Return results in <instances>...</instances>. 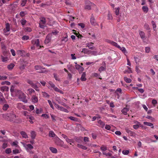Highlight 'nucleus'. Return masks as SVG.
I'll return each mask as SVG.
<instances>
[{
    "mask_svg": "<svg viewBox=\"0 0 158 158\" xmlns=\"http://www.w3.org/2000/svg\"><path fill=\"white\" fill-rule=\"evenodd\" d=\"M26 22V21L24 19H22L21 20V23L22 25L24 26L25 25Z\"/></svg>",
    "mask_w": 158,
    "mask_h": 158,
    "instance_id": "09e8293b",
    "label": "nucleus"
},
{
    "mask_svg": "<svg viewBox=\"0 0 158 158\" xmlns=\"http://www.w3.org/2000/svg\"><path fill=\"white\" fill-rule=\"evenodd\" d=\"M120 49L123 53H125L126 52V50L125 48L123 47L121 48V47L120 48H119Z\"/></svg>",
    "mask_w": 158,
    "mask_h": 158,
    "instance_id": "052dcab7",
    "label": "nucleus"
},
{
    "mask_svg": "<svg viewBox=\"0 0 158 158\" xmlns=\"http://www.w3.org/2000/svg\"><path fill=\"white\" fill-rule=\"evenodd\" d=\"M129 153V151L128 150H123L122 153L124 155H127Z\"/></svg>",
    "mask_w": 158,
    "mask_h": 158,
    "instance_id": "4d7b16f0",
    "label": "nucleus"
},
{
    "mask_svg": "<svg viewBox=\"0 0 158 158\" xmlns=\"http://www.w3.org/2000/svg\"><path fill=\"white\" fill-rule=\"evenodd\" d=\"M53 76H54V77L55 79L56 80V81H60V80L59 79V78L57 76V74H56V73H53Z\"/></svg>",
    "mask_w": 158,
    "mask_h": 158,
    "instance_id": "49530a36",
    "label": "nucleus"
},
{
    "mask_svg": "<svg viewBox=\"0 0 158 158\" xmlns=\"http://www.w3.org/2000/svg\"><path fill=\"white\" fill-rule=\"evenodd\" d=\"M52 35V33L49 34L46 36L45 40L44 41V43L45 44H48L50 41L51 39V37Z\"/></svg>",
    "mask_w": 158,
    "mask_h": 158,
    "instance_id": "423d86ee",
    "label": "nucleus"
},
{
    "mask_svg": "<svg viewBox=\"0 0 158 158\" xmlns=\"http://www.w3.org/2000/svg\"><path fill=\"white\" fill-rule=\"evenodd\" d=\"M81 52L84 53H89L90 51L87 48H83L82 49Z\"/></svg>",
    "mask_w": 158,
    "mask_h": 158,
    "instance_id": "393cba45",
    "label": "nucleus"
},
{
    "mask_svg": "<svg viewBox=\"0 0 158 158\" xmlns=\"http://www.w3.org/2000/svg\"><path fill=\"white\" fill-rule=\"evenodd\" d=\"M66 142L69 143H70V144H71V143H73V140L72 139H70L68 138V137L65 139Z\"/></svg>",
    "mask_w": 158,
    "mask_h": 158,
    "instance_id": "e433bc0d",
    "label": "nucleus"
},
{
    "mask_svg": "<svg viewBox=\"0 0 158 158\" xmlns=\"http://www.w3.org/2000/svg\"><path fill=\"white\" fill-rule=\"evenodd\" d=\"M142 9L143 12L145 13H147L148 11V8L147 6H143Z\"/></svg>",
    "mask_w": 158,
    "mask_h": 158,
    "instance_id": "bb28decb",
    "label": "nucleus"
},
{
    "mask_svg": "<svg viewBox=\"0 0 158 158\" xmlns=\"http://www.w3.org/2000/svg\"><path fill=\"white\" fill-rule=\"evenodd\" d=\"M77 146L78 148H80L84 150H86L87 149V148L86 147L79 144H77Z\"/></svg>",
    "mask_w": 158,
    "mask_h": 158,
    "instance_id": "c756f323",
    "label": "nucleus"
},
{
    "mask_svg": "<svg viewBox=\"0 0 158 158\" xmlns=\"http://www.w3.org/2000/svg\"><path fill=\"white\" fill-rule=\"evenodd\" d=\"M27 82L28 83L30 84L32 87H35L34 85L35 84H34L31 81L28 80H27Z\"/></svg>",
    "mask_w": 158,
    "mask_h": 158,
    "instance_id": "72a5a7b5",
    "label": "nucleus"
},
{
    "mask_svg": "<svg viewBox=\"0 0 158 158\" xmlns=\"http://www.w3.org/2000/svg\"><path fill=\"white\" fill-rule=\"evenodd\" d=\"M27 2V0H22V3H21V5L22 6H25Z\"/></svg>",
    "mask_w": 158,
    "mask_h": 158,
    "instance_id": "58836bf2",
    "label": "nucleus"
},
{
    "mask_svg": "<svg viewBox=\"0 0 158 158\" xmlns=\"http://www.w3.org/2000/svg\"><path fill=\"white\" fill-rule=\"evenodd\" d=\"M15 64L13 63H11L7 66V68L9 70H11L13 69L15 66Z\"/></svg>",
    "mask_w": 158,
    "mask_h": 158,
    "instance_id": "c85d7f7f",
    "label": "nucleus"
},
{
    "mask_svg": "<svg viewBox=\"0 0 158 158\" xmlns=\"http://www.w3.org/2000/svg\"><path fill=\"white\" fill-rule=\"evenodd\" d=\"M87 3L85 4V9L88 10H89L91 9V7L95 6V5L89 1H87Z\"/></svg>",
    "mask_w": 158,
    "mask_h": 158,
    "instance_id": "7ed1b4c3",
    "label": "nucleus"
},
{
    "mask_svg": "<svg viewBox=\"0 0 158 158\" xmlns=\"http://www.w3.org/2000/svg\"><path fill=\"white\" fill-rule=\"evenodd\" d=\"M68 118L73 121H77V118L73 116L68 117Z\"/></svg>",
    "mask_w": 158,
    "mask_h": 158,
    "instance_id": "f704fd0d",
    "label": "nucleus"
},
{
    "mask_svg": "<svg viewBox=\"0 0 158 158\" xmlns=\"http://www.w3.org/2000/svg\"><path fill=\"white\" fill-rule=\"evenodd\" d=\"M49 149L53 153H56L57 152V151L56 148L51 147L49 148Z\"/></svg>",
    "mask_w": 158,
    "mask_h": 158,
    "instance_id": "aec40b11",
    "label": "nucleus"
},
{
    "mask_svg": "<svg viewBox=\"0 0 158 158\" xmlns=\"http://www.w3.org/2000/svg\"><path fill=\"white\" fill-rule=\"evenodd\" d=\"M6 32H7L8 31H9L10 30V26L9 24L8 23H6Z\"/></svg>",
    "mask_w": 158,
    "mask_h": 158,
    "instance_id": "473e14b6",
    "label": "nucleus"
},
{
    "mask_svg": "<svg viewBox=\"0 0 158 158\" xmlns=\"http://www.w3.org/2000/svg\"><path fill=\"white\" fill-rule=\"evenodd\" d=\"M94 43H88L86 44V47L89 48L91 50H96V49L94 46H93Z\"/></svg>",
    "mask_w": 158,
    "mask_h": 158,
    "instance_id": "6e6552de",
    "label": "nucleus"
},
{
    "mask_svg": "<svg viewBox=\"0 0 158 158\" xmlns=\"http://www.w3.org/2000/svg\"><path fill=\"white\" fill-rule=\"evenodd\" d=\"M43 95L44 97H49V95L47 94L45 92H43Z\"/></svg>",
    "mask_w": 158,
    "mask_h": 158,
    "instance_id": "864d4df0",
    "label": "nucleus"
},
{
    "mask_svg": "<svg viewBox=\"0 0 158 158\" xmlns=\"http://www.w3.org/2000/svg\"><path fill=\"white\" fill-rule=\"evenodd\" d=\"M78 25L81 26L82 28H84L85 27L84 24L81 23H78Z\"/></svg>",
    "mask_w": 158,
    "mask_h": 158,
    "instance_id": "338daca9",
    "label": "nucleus"
},
{
    "mask_svg": "<svg viewBox=\"0 0 158 158\" xmlns=\"http://www.w3.org/2000/svg\"><path fill=\"white\" fill-rule=\"evenodd\" d=\"M5 152L6 154H10L11 152V150L10 148H7Z\"/></svg>",
    "mask_w": 158,
    "mask_h": 158,
    "instance_id": "3c124183",
    "label": "nucleus"
},
{
    "mask_svg": "<svg viewBox=\"0 0 158 158\" xmlns=\"http://www.w3.org/2000/svg\"><path fill=\"white\" fill-rule=\"evenodd\" d=\"M31 100L33 102L36 103L38 102V98L35 95H33L32 96Z\"/></svg>",
    "mask_w": 158,
    "mask_h": 158,
    "instance_id": "f3484780",
    "label": "nucleus"
},
{
    "mask_svg": "<svg viewBox=\"0 0 158 158\" xmlns=\"http://www.w3.org/2000/svg\"><path fill=\"white\" fill-rule=\"evenodd\" d=\"M46 23V19L44 17H42L40 19V23L45 24Z\"/></svg>",
    "mask_w": 158,
    "mask_h": 158,
    "instance_id": "4be33fe9",
    "label": "nucleus"
},
{
    "mask_svg": "<svg viewBox=\"0 0 158 158\" xmlns=\"http://www.w3.org/2000/svg\"><path fill=\"white\" fill-rule=\"evenodd\" d=\"M7 77L6 76H0V80H5L7 79Z\"/></svg>",
    "mask_w": 158,
    "mask_h": 158,
    "instance_id": "680f3d73",
    "label": "nucleus"
},
{
    "mask_svg": "<svg viewBox=\"0 0 158 158\" xmlns=\"http://www.w3.org/2000/svg\"><path fill=\"white\" fill-rule=\"evenodd\" d=\"M49 136L52 137H55L56 135L52 131H50L48 134Z\"/></svg>",
    "mask_w": 158,
    "mask_h": 158,
    "instance_id": "a878e982",
    "label": "nucleus"
},
{
    "mask_svg": "<svg viewBox=\"0 0 158 158\" xmlns=\"http://www.w3.org/2000/svg\"><path fill=\"white\" fill-rule=\"evenodd\" d=\"M91 53L92 55L96 56L97 55H99V54L98 53V52L97 51H90V53Z\"/></svg>",
    "mask_w": 158,
    "mask_h": 158,
    "instance_id": "7c9ffc66",
    "label": "nucleus"
},
{
    "mask_svg": "<svg viewBox=\"0 0 158 158\" xmlns=\"http://www.w3.org/2000/svg\"><path fill=\"white\" fill-rule=\"evenodd\" d=\"M20 133L23 138L27 139L28 138V135L25 131H21L20 132Z\"/></svg>",
    "mask_w": 158,
    "mask_h": 158,
    "instance_id": "dca6fc26",
    "label": "nucleus"
},
{
    "mask_svg": "<svg viewBox=\"0 0 158 158\" xmlns=\"http://www.w3.org/2000/svg\"><path fill=\"white\" fill-rule=\"evenodd\" d=\"M100 149L101 150L103 151H105L107 149V147H104V146H101V147Z\"/></svg>",
    "mask_w": 158,
    "mask_h": 158,
    "instance_id": "6e6d98bb",
    "label": "nucleus"
},
{
    "mask_svg": "<svg viewBox=\"0 0 158 158\" xmlns=\"http://www.w3.org/2000/svg\"><path fill=\"white\" fill-rule=\"evenodd\" d=\"M152 25L153 29L154 31H155L156 27V25L154 21H152Z\"/></svg>",
    "mask_w": 158,
    "mask_h": 158,
    "instance_id": "de8ad7c7",
    "label": "nucleus"
},
{
    "mask_svg": "<svg viewBox=\"0 0 158 158\" xmlns=\"http://www.w3.org/2000/svg\"><path fill=\"white\" fill-rule=\"evenodd\" d=\"M48 103L50 105V107L52 108L53 109H54L53 106L52 105V104L51 102V101L50 100H48Z\"/></svg>",
    "mask_w": 158,
    "mask_h": 158,
    "instance_id": "0e129e2a",
    "label": "nucleus"
},
{
    "mask_svg": "<svg viewBox=\"0 0 158 158\" xmlns=\"http://www.w3.org/2000/svg\"><path fill=\"white\" fill-rule=\"evenodd\" d=\"M124 79L125 81L127 83H130L131 81V79L128 78L126 77H125Z\"/></svg>",
    "mask_w": 158,
    "mask_h": 158,
    "instance_id": "a19ab883",
    "label": "nucleus"
},
{
    "mask_svg": "<svg viewBox=\"0 0 158 158\" xmlns=\"http://www.w3.org/2000/svg\"><path fill=\"white\" fill-rule=\"evenodd\" d=\"M41 116L42 117H44L46 118H49V116L46 114H42L41 115Z\"/></svg>",
    "mask_w": 158,
    "mask_h": 158,
    "instance_id": "e2e57ef3",
    "label": "nucleus"
},
{
    "mask_svg": "<svg viewBox=\"0 0 158 158\" xmlns=\"http://www.w3.org/2000/svg\"><path fill=\"white\" fill-rule=\"evenodd\" d=\"M32 44L33 45H35L37 47L41 46H40V41L39 39L33 40L31 41Z\"/></svg>",
    "mask_w": 158,
    "mask_h": 158,
    "instance_id": "0eeeda50",
    "label": "nucleus"
},
{
    "mask_svg": "<svg viewBox=\"0 0 158 158\" xmlns=\"http://www.w3.org/2000/svg\"><path fill=\"white\" fill-rule=\"evenodd\" d=\"M102 66L100 67L98 70L100 72L106 69V64L105 62L103 61L102 63Z\"/></svg>",
    "mask_w": 158,
    "mask_h": 158,
    "instance_id": "9d476101",
    "label": "nucleus"
},
{
    "mask_svg": "<svg viewBox=\"0 0 158 158\" xmlns=\"http://www.w3.org/2000/svg\"><path fill=\"white\" fill-rule=\"evenodd\" d=\"M5 47L4 46L2 48L3 49V54L5 55L6 56V54L8 52L7 51H6L5 49Z\"/></svg>",
    "mask_w": 158,
    "mask_h": 158,
    "instance_id": "4c0bfd02",
    "label": "nucleus"
},
{
    "mask_svg": "<svg viewBox=\"0 0 158 158\" xmlns=\"http://www.w3.org/2000/svg\"><path fill=\"white\" fill-rule=\"evenodd\" d=\"M18 2L16 1L13 4L11 5V9L13 10H15L16 8L18 7Z\"/></svg>",
    "mask_w": 158,
    "mask_h": 158,
    "instance_id": "9b49d317",
    "label": "nucleus"
},
{
    "mask_svg": "<svg viewBox=\"0 0 158 158\" xmlns=\"http://www.w3.org/2000/svg\"><path fill=\"white\" fill-rule=\"evenodd\" d=\"M31 138L33 139H34L35 138L36 135L35 132L34 131H32L31 132Z\"/></svg>",
    "mask_w": 158,
    "mask_h": 158,
    "instance_id": "b1692460",
    "label": "nucleus"
},
{
    "mask_svg": "<svg viewBox=\"0 0 158 158\" xmlns=\"http://www.w3.org/2000/svg\"><path fill=\"white\" fill-rule=\"evenodd\" d=\"M3 105L2 108L3 110L4 111L6 110L9 107V105L8 104H6V103Z\"/></svg>",
    "mask_w": 158,
    "mask_h": 158,
    "instance_id": "a211bd4d",
    "label": "nucleus"
},
{
    "mask_svg": "<svg viewBox=\"0 0 158 158\" xmlns=\"http://www.w3.org/2000/svg\"><path fill=\"white\" fill-rule=\"evenodd\" d=\"M55 143L57 145L62 147L63 145L64 142L60 140L58 137L56 136L55 138Z\"/></svg>",
    "mask_w": 158,
    "mask_h": 158,
    "instance_id": "20e7f679",
    "label": "nucleus"
},
{
    "mask_svg": "<svg viewBox=\"0 0 158 158\" xmlns=\"http://www.w3.org/2000/svg\"><path fill=\"white\" fill-rule=\"evenodd\" d=\"M129 110V108L126 107H124L121 110L122 113L125 115H126L127 114V112Z\"/></svg>",
    "mask_w": 158,
    "mask_h": 158,
    "instance_id": "ddd939ff",
    "label": "nucleus"
},
{
    "mask_svg": "<svg viewBox=\"0 0 158 158\" xmlns=\"http://www.w3.org/2000/svg\"><path fill=\"white\" fill-rule=\"evenodd\" d=\"M1 84L2 85L6 84L7 85H10V83L9 81H6L2 82Z\"/></svg>",
    "mask_w": 158,
    "mask_h": 158,
    "instance_id": "37998d69",
    "label": "nucleus"
},
{
    "mask_svg": "<svg viewBox=\"0 0 158 158\" xmlns=\"http://www.w3.org/2000/svg\"><path fill=\"white\" fill-rule=\"evenodd\" d=\"M143 124L145 125L151 127L152 128H153L154 127L153 124L151 123L144 122H143Z\"/></svg>",
    "mask_w": 158,
    "mask_h": 158,
    "instance_id": "6ab92c4d",
    "label": "nucleus"
},
{
    "mask_svg": "<svg viewBox=\"0 0 158 158\" xmlns=\"http://www.w3.org/2000/svg\"><path fill=\"white\" fill-rule=\"evenodd\" d=\"M140 124V123L139 122H137V124L133 125L134 128L135 129H137L139 127Z\"/></svg>",
    "mask_w": 158,
    "mask_h": 158,
    "instance_id": "c9c22d12",
    "label": "nucleus"
},
{
    "mask_svg": "<svg viewBox=\"0 0 158 158\" xmlns=\"http://www.w3.org/2000/svg\"><path fill=\"white\" fill-rule=\"evenodd\" d=\"M102 153L103 155H105L106 156H112V154L110 153H106L105 152H103Z\"/></svg>",
    "mask_w": 158,
    "mask_h": 158,
    "instance_id": "bf43d9fd",
    "label": "nucleus"
},
{
    "mask_svg": "<svg viewBox=\"0 0 158 158\" xmlns=\"http://www.w3.org/2000/svg\"><path fill=\"white\" fill-rule=\"evenodd\" d=\"M106 41L107 42V43H110L111 45L116 47L117 48H120L121 47L117 43H116L115 42H114L113 41L107 39L106 40Z\"/></svg>",
    "mask_w": 158,
    "mask_h": 158,
    "instance_id": "39448f33",
    "label": "nucleus"
},
{
    "mask_svg": "<svg viewBox=\"0 0 158 158\" xmlns=\"http://www.w3.org/2000/svg\"><path fill=\"white\" fill-rule=\"evenodd\" d=\"M67 37L68 36L67 35H66L65 37H63L62 38V41H64V42H66L68 41Z\"/></svg>",
    "mask_w": 158,
    "mask_h": 158,
    "instance_id": "c03bdc74",
    "label": "nucleus"
},
{
    "mask_svg": "<svg viewBox=\"0 0 158 158\" xmlns=\"http://www.w3.org/2000/svg\"><path fill=\"white\" fill-rule=\"evenodd\" d=\"M105 128L107 130H110L111 128V127L109 125H106L105 127Z\"/></svg>",
    "mask_w": 158,
    "mask_h": 158,
    "instance_id": "774afa93",
    "label": "nucleus"
},
{
    "mask_svg": "<svg viewBox=\"0 0 158 158\" xmlns=\"http://www.w3.org/2000/svg\"><path fill=\"white\" fill-rule=\"evenodd\" d=\"M74 34L78 38H81V37H83L81 35L79 34L78 33L75 32L74 33Z\"/></svg>",
    "mask_w": 158,
    "mask_h": 158,
    "instance_id": "8fccbe9b",
    "label": "nucleus"
},
{
    "mask_svg": "<svg viewBox=\"0 0 158 158\" xmlns=\"http://www.w3.org/2000/svg\"><path fill=\"white\" fill-rule=\"evenodd\" d=\"M18 92L19 94L18 97L19 98L22 102L25 103H27V100L26 98V96L25 94L20 90L18 91Z\"/></svg>",
    "mask_w": 158,
    "mask_h": 158,
    "instance_id": "f257e3e1",
    "label": "nucleus"
},
{
    "mask_svg": "<svg viewBox=\"0 0 158 158\" xmlns=\"http://www.w3.org/2000/svg\"><path fill=\"white\" fill-rule=\"evenodd\" d=\"M7 119L10 121H14V118L16 117V115L14 114L13 112L9 113L6 114Z\"/></svg>",
    "mask_w": 158,
    "mask_h": 158,
    "instance_id": "f03ea898",
    "label": "nucleus"
},
{
    "mask_svg": "<svg viewBox=\"0 0 158 158\" xmlns=\"http://www.w3.org/2000/svg\"><path fill=\"white\" fill-rule=\"evenodd\" d=\"M139 35L141 37V38L142 39H143L145 38V33H144L142 31H140L139 32Z\"/></svg>",
    "mask_w": 158,
    "mask_h": 158,
    "instance_id": "2f4dec72",
    "label": "nucleus"
},
{
    "mask_svg": "<svg viewBox=\"0 0 158 158\" xmlns=\"http://www.w3.org/2000/svg\"><path fill=\"white\" fill-rule=\"evenodd\" d=\"M86 76V74L85 72H83L82 75L81 77L80 78L81 80L82 81H85L86 80V78L85 77Z\"/></svg>",
    "mask_w": 158,
    "mask_h": 158,
    "instance_id": "2eb2a0df",
    "label": "nucleus"
},
{
    "mask_svg": "<svg viewBox=\"0 0 158 158\" xmlns=\"http://www.w3.org/2000/svg\"><path fill=\"white\" fill-rule=\"evenodd\" d=\"M25 147L27 151L32 149L33 148V146L30 144H26Z\"/></svg>",
    "mask_w": 158,
    "mask_h": 158,
    "instance_id": "f8f14e48",
    "label": "nucleus"
},
{
    "mask_svg": "<svg viewBox=\"0 0 158 158\" xmlns=\"http://www.w3.org/2000/svg\"><path fill=\"white\" fill-rule=\"evenodd\" d=\"M27 91H28L29 92V94L30 95H31V94H32V93H33V92H35V90L32 89H27Z\"/></svg>",
    "mask_w": 158,
    "mask_h": 158,
    "instance_id": "ea45409f",
    "label": "nucleus"
},
{
    "mask_svg": "<svg viewBox=\"0 0 158 158\" xmlns=\"http://www.w3.org/2000/svg\"><path fill=\"white\" fill-rule=\"evenodd\" d=\"M29 36L27 35H24L22 37L23 40H27L29 39Z\"/></svg>",
    "mask_w": 158,
    "mask_h": 158,
    "instance_id": "5fc2aeb1",
    "label": "nucleus"
},
{
    "mask_svg": "<svg viewBox=\"0 0 158 158\" xmlns=\"http://www.w3.org/2000/svg\"><path fill=\"white\" fill-rule=\"evenodd\" d=\"M7 102L6 100L3 96L0 97V104H4Z\"/></svg>",
    "mask_w": 158,
    "mask_h": 158,
    "instance_id": "4468645a",
    "label": "nucleus"
},
{
    "mask_svg": "<svg viewBox=\"0 0 158 158\" xmlns=\"http://www.w3.org/2000/svg\"><path fill=\"white\" fill-rule=\"evenodd\" d=\"M1 58L3 62L6 61L8 60V59L7 57H4L2 56H1Z\"/></svg>",
    "mask_w": 158,
    "mask_h": 158,
    "instance_id": "79ce46f5",
    "label": "nucleus"
},
{
    "mask_svg": "<svg viewBox=\"0 0 158 158\" xmlns=\"http://www.w3.org/2000/svg\"><path fill=\"white\" fill-rule=\"evenodd\" d=\"M51 116L52 118L53 121H56V119H55V118H56V116H55L54 115L52 114H51Z\"/></svg>",
    "mask_w": 158,
    "mask_h": 158,
    "instance_id": "13d9d810",
    "label": "nucleus"
},
{
    "mask_svg": "<svg viewBox=\"0 0 158 158\" xmlns=\"http://www.w3.org/2000/svg\"><path fill=\"white\" fill-rule=\"evenodd\" d=\"M115 14L117 15H118L119 14V8H115Z\"/></svg>",
    "mask_w": 158,
    "mask_h": 158,
    "instance_id": "a18cd8bd",
    "label": "nucleus"
},
{
    "mask_svg": "<svg viewBox=\"0 0 158 158\" xmlns=\"http://www.w3.org/2000/svg\"><path fill=\"white\" fill-rule=\"evenodd\" d=\"M34 85L35 87H32L35 89L36 91H39L40 89H39V87L37 86V85H36V84H35Z\"/></svg>",
    "mask_w": 158,
    "mask_h": 158,
    "instance_id": "603ef678",
    "label": "nucleus"
},
{
    "mask_svg": "<svg viewBox=\"0 0 158 158\" xmlns=\"http://www.w3.org/2000/svg\"><path fill=\"white\" fill-rule=\"evenodd\" d=\"M8 87L6 86H2L1 88V90L2 92H4V91H8Z\"/></svg>",
    "mask_w": 158,
    "mask_h": 158,
    "instance_id": "5701e85b",
    "label": "nucleus"
},
{
    "mask_svg": "<svg viewBox=\"0 0 158 158\" xmlns=\"http://www.w3.org/2000/svg\"><path fill=\"white\" fill-rule=\"evenodd\" d=\"M49 84L50 85L52 88H54L55 87V85L52 82V81H49Z\"/></svg>",
    "mask_w": 158,
    "mask_h": 158,
    "instance_id": "69168bd1",
    "label": "nucleus"
},
{
    "mask_svg": "<svg viewBox=\"0 0 158 158\" xmlns=\"http://www.w3.org/2000/svg\"><path fill=\"white\" fill-rule=\"evenodd\" d=\"M35 68L36 70H40L42 69H44L45 68L43 67H41L40 65H36L35 66Z\"/></svg>",
    "mask_w": 158,
    "mask_h": 158,
    "instance_id": "cd10ccee",
    "label": "nucleus"
},
{
    "mask_svg": "<svg viewBox=\"0 0 158 158\" xmlns=\"http://www.w3.org/2000/svg\"><path fill=\"white\" fill-rule=\"evenodd\" d=\"M90 22L91 24L95 26L97 24V23L95 21V19L94 18L93 14H92L90 19Z\"/></svg>",
    "mask_w": 158,
    "mask_h": 158,
    "instance_id": "1a4fd4ad",
    "label": "nucleus"
},
{
    "mask_svg": "<svg viewBox=\"0 0 158 158\" xmlns=\"http://www.w3.org/2000/svg\"><path fill=\"white\" fill-rule=\"evenodd\" d=\"M98 123L100 124L99 126L102 128H103L105 125V123L101 120H99L98 121Z\"/></svg>",
    "mask_w": 158,
    "mask_h": 158,
    "instance_id": "412c9836",
    "label": "nucleus"
}]
</instances>
